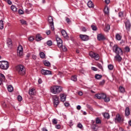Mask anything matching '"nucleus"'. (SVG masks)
<instances>
[{
    "mask_svg": "<svg viewBox=\"0 0 131 131\" xmlns=\"http://www.w3.org/2000/svg\"><path fill=\"white\" fill-rule=\"evenodd\" d=\"M15 69L17 73H18L19 75H25V73H26L25 67L22 64H18L16 66Z\"/></svg>",
    "mask_w": 131,
    "mask_h": 131,
    "instance_id": "1",
    "label": "nucleus"
},
{
    "mask_svg": "<svg viewBox=\"0 0 131 131\" xmlns=\"http://www.w3.org/2000/svg\"><path fill=\"white\" fill-rule=\"evenodd\" d=\"M50 91L52 94L57 95V94H60V92L62 91V87L61 86L53 85L51 87Z\"/></svg>",
    "mask_w": 131,
    "mask_h": 131,
    "instance_id": "2",
    "label": "nucleus"
},
{
    "mask_svg": "<svg viewBox=\"0 0 131 131\" xmlns=\"http://www.w3.org/2000/svg\"><path fill=\"white\" fill-rule=\"evenodd\" d=\"M10 67V63L8 61L2 60L0 61V68L2 70H8Z\"/></svg>",
    "mask_w": 131,
    "mask_h": 131,
    "instance_id": "3",
    "label": "nucleus"
},
{
    "mask_svg": "<svg viewBox=\"0 0 131 131\" xmlns=\"http://www.w3.org/2000/svg\"><path fill=\"white\" fill-rule=\"evenodd\" d=\"M95 97L99 99H103L104 102H109L110 101V98L107 97L106 94L104 93L96 94H95Z\"/></svg>",
    "mask_w": 131,
    "mask_h": 131,
    "instance_id": "4",
    "label": "nucleus"
},
{
    "mask_svg": "<svg viewBox=\"0 0 131 131\" xmlns=\"http://www.w3.org/2000/svg\"><path fill=\"white\" fill-rule=\"evenodd\" d=\"M113 52L115 53L116 55H123V51L117 45H115L113 47Z\"/></svg>",
    "mask_w": 131,
    "mask_h": 131,
    "instance_id": "5",
    "label": "nucleus"
},
{
    "mask_svg": "<svg viewBox=\"0 0 131 131\" xmlns=\"http://www.w3.org/2000/svg\"><path fill=\"white\" fill-rule=\"evenodd\" d=\"M48 21L49 23L51 30L54 31L55 30V27L54 26V19H53V17L49 16L48 17Z\"/></svg>",
    "mask_w": 131,
    "mask_h": 131,
    "instance_id": "6",
    "label": "nucleus"
},
{
    "mask_svg": "<svg viewBox=\"0 0 131 131\" xmlns=\"http://www.w3.org/2000/svg\"><path fill=\"white\" fill-rule=\"evenodd\" d=\"M53 104L54 107L57 108V106L59 105V97L57 95L54 96L53 97Z\"/></svg>",
    "mask_w": 131,
    "mask_h": 131,
    "instance_id": "7",
    "label": "nucleus"
},
{
    "mask_svg": "<svg viewBox=\"0 0 131 131\" xmlns=\"http://www.w3.org/2000/svg\"><path fill=\"white\" fill-rule=\"evenodd\" d=\"M89 55L90 57H91V58H94L95 60H96V61H98V60L100 59V56H99V54L95 52H90Z\"/></svg>",
    "mask_w": 131,
    "mask_h": 131,
    "instance_id": "8",
    "label": "nucleus"
},
{
    "mask_svg": "<svg viewBox=\"0 0 131 131\" xmlns=\"http://www.w3.org/2000/svg\"><path fill=\"white\" fill-rule=\"evenodd\" d=\"M17 55L19 57L23 56V47H22V46H19L17 48Z\"/></svg>",
    "mask_w": 131,
    "mask_h": 131,
    "instance_id": "9",
    "label": "nucleus"
},
{
    "mask_svg": "<svg viewBox=\"0 0 131 131\" xmlns=\"http://www.w3.org/2000/svg\"><path fill=\"white\" fill-rule=\"evenodd\" d=\"M56 41L57 43V46L58 47V48L61 49V48H62V47L63 46V41H62V39L57 37H56Z\"/></svg>",
    "mask_w": 131,
    "mask_h": 131,
    "instance_id": "10",
    "label": "nucleus"
},
{
    "mask_svg": "<svg viewBox=\"0 0 131 131\" xmlns=\"http://www.w3.org/2000/svg\"><path fill=\"white\" fill-rule=\"evenodd\" d=\"M41 73L43 75H51L52 74V72L51 71L42 69L41 70Z\"/></svg>",
    "mask_w": 131,
    "mask_h": 131,
    "instance_id": "11",
    "label": "nucleus"
},
{
    "mask_svg": "<svg viewBox=\"0 0 131 131\" xmlns=\"http://www.w3.org/2000/svg\"><path fill=\"white\" fill-rule=\"evenodd\" d=\"M125 26L126 27V30H127L128 31H129V30H130L131 24L129 20H127L125 22Z\"/></svg>",
    "mask_w": 131,
    "mask_h": 131,
    "instance_id": "12",
    "label": "nucleus"
},
{
    "mask_svg": "<svg viewBox=\"0 0 131 131\" xmlns=\"http://www.w3.org/2000/svg\"><path fill=\"white\" fill-rule=\"evenodd\" d=\"M97 39L99 41H101V40H105V39H106V37H105V36L102 34V33H100L97 35Z\"/></svg>",
    "mask_w": 131,
    "mask_h": 131,
    "instance_id": "13",
    "label": "nucleus"
},
{
    "mask_svg": "<svg viewBox=\"0 0 131 131\" xmlns=\"http://www.w3.org/2000/svg\"><path fill=\"white\" fill-rule=\"evenodd\" d=\"M80 38L83 41H86V40H89V36L86 35H82L80 34L79 35Z\"/></svg>",
    "mask_w": 131,
    "mask_h": 131,
    "instance_id": "14",
    "label": "nucleus"
},
{
    "mask_svg": "<svg viewBox=\"0 0 131 131\" xmlns=\"http://www.w3.org/2000/svg\"><path fill=\"white\" fill-rule=\"evenodd\" d=\"M6 80V77L3 74H0V85L3 84L4 81Z\"/></svg>",
    "mask_w": 131,
    "mask_h": 131,
    "instance_id": "15",
    "label": "nucleus"
},
{
    "mask_svg": "<svg viewBox=\"0 0 131 131\" xmlns=\"http://www.w3.org/2000/svg\"><path fill=\"white\" fill-rule=\"evenodd\" d=\"M122 54H117L116 56H115V59L116 61H118V62H121V60H122V58L120 56Z\"/></svg>",
    "mask_w": 131,
    "mask_h": 131,
    "instance_id": "16",
    "label": "nucleus"
},
{
    "mask_svg": "<svg viewBox=\"0 0 131 131\" xmlns=\"http://www.w3.org/2000/svg\"><path fill=\"white\" fill-rule=\"evenodd\" d=\"M129 114H130V110H129V107H127L125 110V116H129Z\"/></svg>",
    "mask_w": 131,
    "mask_h": 131,
    "instance_id": "17",
    "label": "nucleus"
},
{
    "mask_svg": "<svg viewBox=\"0 0 131 131\" xmlns=\"http://www.w3.org/2000/svg\"><path fill=\"white\" fill-rule=\"evenodd\" d=\"M61 34L64 38H68V35L67 34V32H66L65 30H62L61 31Z\"/></svg>",
    "mask_w": 131,
    "mask_h": 131,
    "instance_id": "18",
    "label": "nucleus"
},
{
    "mask_svg": "<svg viewBox=\"0 0 131 131\" xmlns=\"http://www.w3.org/2000/svg\"><path fill=\"white\" fill-rule=\"evenodd\" d=\"M88 6L89 7V8H92V9H94L95 5H94V4L93 3V2H92L91 1H90L88 2Z\"/></svg>",
    "mask_w": 131,
    "mask_h": 131,
    "instance_id": "19",
    "label": "nucleus"
},
{
    "mask_svg": "<svg viewBox=\"0 0 131 131\" xmlns=\"http://www.w3.org/2000/svg\"><path fill=\"white\" fill-rule=\"evenodd\" d=\"M60 100L61 102H65L66 101V95L64 94H60Z\"/></svg>",
    "mask_w": 131,
    "mask_h": 131,
    "instance_id": "20",
    "label": "nucleus"
},
{
    "mask_svg": "<svg viewBox=\"0 0 131 131\" xmlns=\"http://www.w3.org/2000/svg\"><path fill=\"white\" fill-rule=\"evenodd\" d=\"M121 38H122V36H121V34L117 33L116 34V39L117 40H121Z\"/></svg>",
    "mask_w": 131,
    "mask_h": 131,
    "instance_id": "21",
    "label": "nucleus"
},
{
    "mask_svg": "<svg viewBox=\"0 0 131 131\" xmlns=\"http://www.w3.org/2000/svg\"><path fill=\"white\" fill-rule=\"evenodd\" d=\"M43 62L44 65L47 67H50V66H51V63L48 60H44Z\"/></svg>",
    "mask_w": 131,
    "mask_h": 131,
    "instance_id": "22",
    "label": "nucleus"
},
{
    "mask_svg": "<svg viewBox=\"0 0 131 131\" xmlns=\"http://www.w3.org/2000/svg\"><path fill=\"white\" fill-rule=\"evenodd\" d=\"M104 14L106 15H109V8L108 7L105 6L104 9Z\"/></svg>",
    "mask_w": 131,
    "mask_h": 131,
    "instance_id": "23",
    "label": "nucleus"
},
{
    "mask_svg": "<svg viewBox=\"0 0 131 131\" xmlns=\"http://www.w3.org/2000/svg\"><path fill=\"white\" fill-rule=\"evenodd\" d=\"M109 30H110V25H106L104 29V31H105V32H108Z\"/></svg>",
    "mask_w": 131,
    "mask_h": 131,
    "instance_id": "24",
    "label": "nucleus"
},
{
    "mask_svg": "<svg viewBox=\"0 0 131 131\" xmlns=\"http://www.w3.org/2000/svg\"><path fill=\"white\" fill-rule=\"evenodd\" d=\"M116 119L117 121L120 122L121 121V117H120V115L118 114L116 115Z\"/></svg>",
    "mask_w": 131,
    "mask_h": 131,
    "instance_id": "25",
    "label": "nucleus"
},
{
    "mask_svg": "<svg viewBox=\"0 0 131 131\" xmlns=\"http://www.w3.org/2000/svg\"><path fill=\"white\" fill-rule=\"evenodd\" d=\"M11 9L12 11H13V12H17V7H16V6H15L14 5H12L11 6Z\"/></svg>",
    "mask_w": 131,
    "mask_h": 131,
    "instance_id": "26",
    "label": "nucleus"
},
{
    "mask_svg": "<svg viewBox=\"0 0 131 131\" xmlns=\"http://www.w3.org/2000/svg\"><path fill=\"white\" fill-rule=\"evenodd\" d=\"M40 58H41V59H45L46 58V54H45V53L43 52H41L39 54Z\"/></svg>",
    "mask_w": 131,
    "mask_h": 131,
    "instance_id": "27",
    "label": "nucleus"
},
{
    "mask_svg": "<svg viewBox=\"0 0 131 131\" xmlns=\"http://www.w3.org/2000/svg\"><path fill=\"white\" fill-rule=\"evenodd\" d=\"M36 40L37 41H39V40H41V36L39 34H37L36 36Z\"/></svg>",
    "mask_w": 131,
    "mask_h": 131,
    "instance_id": "28",
    "label": "nucleus"
},
{
    "mask_svg": "<svg viewBox=\"0 0 131 131\" xmlns=\"http://www.w3.org/2000/svg\"><path fill=\"white\" fill-rule=\"evenodd\" d=\"M7 90H8V92L12 93V92H13V86L11 85H8V86L7 88Z\"/></svg>",
    "mask_w": 131,
    "mask_h": 131,
    "instance_id": "29",
    "label": "nucleus"
},
{
    "mask_svg": "<svg viewBox=\"0 0 131 131\" xmlns=\"http://www.w3.org/2000/svg\"><path fill=\"white\" fill-rule=\"evenodd\" d=\"M92 129H93V130H95V131L97 130L98 129L97 128V124H92Z\"/></svg>",
    "mask_w": 131,
    "mask_h": 131,
    "instance_id": "30",
    "label": "nucleus"
},
{
    "mask_svg": "<svg viewBox=\"0 0 131 131\" xmlns=\"http://www.w3.org/2000/svg\"><path fill=\"white\" fill-rule=\"evenodd\" d=\"M102 77V75L99 74H96L95 77L96 79H101V77Z\"/></svg>",
    "mask_w": 131,
    "mask_h": 131,
    "instance_id": "31",
    "label": "nucleus"
},
{
    "mask_svg": "<svg viewBox=\"0 0 131 131\" xmlns=\"http://www.w3.org/2000/svg\"><path fill=\"white\" fill-rule=\"evenodd\" d=\"M0 29H4V21L3 20H0Z\"/></svg>",
    "mask_w": 131,
    "mask_h": 131,
    "instance_id": "32",
    "label": "nucleus"
},
{
    "mask_svg": "<svg viewBox=\"0 0 131 131\" xmlns=\"http://www.w3.org/2000/svg\"><path fill=\"white\" fill-rule=\"evenodd\" d=\"M95 122L96 124H100V123H101V120L100 119V118H96Z\"/></svg>",
    "mask_w": 131,
    "mask_h": 131,
    "instance_id": "33",
    "label": "nucleus"
},
{
    "mask_svg": "<svg viewBox=\"0 0 131 131\" xmlns=\"http://www.w3.org/2000/svg\"><path fill=\"white\" fill-rule=\"evenodd\" d=\"M119 91L120 93H124V92H125V89L123 86H120Z\"/></svg>",
    "mask_w": 131,
    "mask_h": 131,
    "instance_id": "34",
    "label": "nucleus"
},
{
    "mask_svg": "<svg viewBox=\"0 0 131 131\" xmlns=\"http://www.w3.org/2000/svg\"><path fill=\"white\" fill-rule=\"evenodd\" d=\"M71 79L73 81H77V77L76 75L72 76Z\"/></svg>",
    "mask_w": 131,
    "mask_h": 131,
    "instance_id": "35",
    "label": "nucleus"
},
{
    "mask_svg": "<svg viewBox=\"0 0 131 131\" xmlns=\"http://www.w3.org/2000/svg\"><path fill=\"white\" fill-rule=\"evenodd\" d=\"M20 22L23 25H26L27 24V21L24 19H20Z\"/></svg>",
    "mask_w": 131,
    "mask_h": 131,
    "instance_id": "36",
    "label": "nucleus"
},
{
    "mask_svg": "<svg viewBox=\"0 0 131 131\" xmlns=\"http://www.w3.org/2000/svg\"><path fill=\"white\" fill-rule=\"evenodd\" d=\"M34 91V89H33L29 90V95H31L32 96L33 95H34V92H33Z\"/></svg>",
    "mask_w": 131,
    "mask_h": 131,
    "instance_id": "37",
    "label": "nucleus"
},
{
    "mask_svg": "<svg viewBox=\"0 0 131 131\" xmlns=\"http://www.w3.org/2000/svg\"><path fill=\"white\" fill-rule=\"evenodd\" d=\"M103 116H104V118H107V119L108 118H110V117H109V116H109V114L108 113H104V115H103Z\"/></svg>",
    "mask_w": 131,
    "mask_h": 131,
    "instance_id": "38",
    "label": "nucleus"
},
{
    "mask_svg": "<svg viewBox=\"0 0 131 131\" xmlns=\"http://www.w3.org/2000/svg\"><path fill=\"white\" fill-rule=\"evenodd\" d=\"M108 68L110 70H113V69L114 68V66H113V64H110L108 66Z\"/></svg>",
    "mask_w": 131,
    "mask_h": 131,
    "instance_id": "39",
    "label": "nucleus"
},
{
    "mask_svg": "<svg viewBox=\"0 0 131 131\" xmlns=\"http://www.w3.org/2000/svg\"><path fill=\"white\" fill-rule=\"evenodd\" d=\"M52 123L53 124H57L58 123V120L56 119H52Z\"/></svg>",
    "mask_w": 131,
    "mask_h": 131,
    "instance_id": "40",
    "label": "nucleus"
},
{
    "mask_svg": "<svg viewBox=\"0 0 131 131\" xmlns=\"http://www.w3.org/2000/svg\"><path fill=\"white\" fill-rule=\"evenodd\" d=\"M91 28H92V30H94V31H96V30L97 29V26L93 25H91Z\"/></svg>",
    "mask_w": 131,
    "mask_h": 131,
    "instance_id": "41",
    "label": "nucleus"
},
{
    "mask_svg": "<svg viewBox=\"0 0 131 131\" xmlns=\"http://www.w3.org/2000/svg\"><path fill=\"white\" fill-rule=\"evenodd\" d=\"M97 67H98V68H99V69H101V70H102V71H103L104 70L103 69V66H102V64H101L100 63H98L97 64Z\"/></svg>",
    "mask_w": 131,
    "mask_h": 131,
    "instance_id": "42",
    "label": "nucleus"
},
{
    "mask_svg": "<svg viewBox=\"0 0 131 131\" xmlns=\"http://www.w3.org/2000/svg\"><path fill=\"white\" fill-rule=\"evenodd\" d=\"M47 44L49 46H51L53 45V42H52V40H49L47 41Z\"/></svg>",
    "mask_w": 131,
    "mask_h": 131,
    "instance_id": "43",
    "label": "nucleus"
},
{
    "mask_svg": "<svg viewBox=\"0 0 131 131\" xmlns=\"http://www.w3.org/2000/svg\"><path fill=\"white\" fill-rule=\"evenodd\" d=\"M119 17L120 18H123V12L121 11L119 13Z\"/></svg>",
    "mask_w": 131,
    "mask_h": 131,
    "instance_id": "44",
    "label": "nucleus"
},
{
    "mask_svg": "<svg viewBox=\"0 0 131 131\" xmlns=\"http://www.w3.org/2000/svg\"><path fill=\"white\" fill-rule=\"evenodd\" d=\"M7 43L8 46H11V45H12V40H11V39H9L7 41Z\"/></svg>",
    "mask_w": 131,
    "mask_h": 131,
    "instance_id": "45",
    "label": "nucleus"
},
{
    "mask_svg": "<svg viewBox=\"0 0 131 131\" xmlns=\"http://www.w3.org/2000/svg\"><path fill=\"white\" fill-rule=\"evenodd\" d=\"M125 52H127V53H128L130 51V49L127 46L125 47Z\"/></svg>",
    "mask_w": 131,
    "mask_h": 131,
    "instance_id": "46",
    "label": "nucleus"
},
{
    "mask_svg": "<svg viewBox=\"0 0 131 131\" xmlns=\"http://www.w3.org/2000/svg\"><path fill=\"white\" fill-rule=\"evenodd\" d=\"M18 14H19V15H23V14H24V11H23V10H22V9H19L18 11Z\"/></svg>",
    "mask_w": 131,
    "mask_h": 131,
    "instance_id": "47",
    "label": "nucleus"
},
{
    "mask_svg": "<svg viewBox=\"0 0 131 131\" xmlns=\"http://www.w3.org/2000/svg\"><path fill=\"white\" fill-rule=\"evenodd\" d=\"M66 21H67L68 24H70L71 22V20H70V18L67 17Z\"/></svg>",
    "mask_w": 131,
    "mask_h": 131,
    "instance_id": "48",
    "label": "nucleus"
},
{
    "mask_svg": "<svg viewBox=\"0 0 131 131\" xmlns=\"http://www.w3.org/2000/svg\"><path fill=\"white\" fill-rule=\"evenodd\" d=\"M105 82H106V81H105V80H103L100 82L99 84L100 85H104V84H105Z\"/></svg>",
    "mask_w": 131,
    "mask_h": 131,
    "instance_id": "49",
    "label": "nucleus"
},
{
    "mask_svg": "<svg viewBox=\"0 0 131 131\" xmlns=\"http://www.w3.org/2000/svg\"><path fill=\"white\" fill-rule=\"evenodd\" d=\"M17 99L19 102H21V101H22V96L20 95L18 96Z\"/></svg>",
    "mask_w": 131,
    "mask_h": 131,
    "instance_id": "50",
    "label": "nucleus"
},
{
    "mask_svg": "<svg viewBox=\"0 0 131 131\" xmlns=\"http://www.w3.org/2000/svg\"><path fill=\"white\" fill-rule=\"evenodd\" d=\"M61 48H62L63 52H67V47H66V46H62Z\"/></svg>",
    "mask_w": 131,
    "mask_h": 131,
    "instance_id": "51",
    "label": "nucleus"
},
{
    "mask_svg": "<svg viewBox=\"0 0 131 131\" xmlns=\"http://www.w3.org/2000/svg\"><path fill=\"white\" fill-rule=\"evenodd\" d=\"M91 69L92 70H93V71H98V69L96 67H92L91 68Z\"/></svg>",
    "mask_w": 131,
    "mask_h": 131,
    "instance_id": "52",
    "label": "nucleus"
},
{
    "mask_svg": "<svg viewBox=\"0 0 131 131\" xmlns=\"http://www.w3.org/2000/svg\"><path fill=\"white\" fill-rule=\"evenodd\" d=\"M29 41H33V40H34V37H30L29 38Z\"/></svg>",
    "mask_w": 131,
    "mask_h": 131,
    "instance_id": "53",
    "label": "nucleus"
},
{
    "mask_svg": "<svg viewBox=\"0 0 131 131\" xmlns=\"http://www.w3.org/2000/svg\"><path fill=\"white\" fill-rule=\"evenodd\" d=\"M81 31H83V32H86V29L85 28V27H83L81 28Z\"/></svg>",
    "mask_w": 131,
    "mask_h": 131,
    "instance_id": "54",
    "label": "nucleus"
},
{
    "mask_svg": "<svg viewBox=\"0 0 131 131\" xmlns=\"http://www.w3.org/2000/svg\"><path fill=\"white\" fill-rule=\"evenodd\" d=\"M56 128H57V129H59L60 128H61V125L60 124H57L55 126Z\"/></svg>",
    "mask_w": 131,
    "mask_h": 131,
    "instance_id": "55",
    "label": "nucleus"
},
{
    "mask_svg": "<svg viewBox=\"0 0 131 131\" xmlns=\"http://www.w3.org/2000/svg\"><path fill=\"white\" fill-rule=\"evenodd\" d=\"M77 127H79V128H82V124H81V123L78 124Z\"/></svg>",
    "mask_w": 131,
    "mask_h": 131,
    "instance_id": "56",
    "label": "nucleus"
},
{
    "mask_svg": "<svg viewBox=\"0 0 131 131\" xmlns=\"http://www.w3.org/2000/svg\"><path fill=\"white\" fill-rule=\"evenodd\" d=\"M58 74V75H59L60 76V77H62V76L64 75V74L61 72H59Z\"/></svg>",
    "mask_w": 131,
    "mask_h": 131,
    "instance_id": "57",
    "label": "nucleus"
},
{
    "mask_svg": "<svg viewBox=\"0 0 131 131\" xmlns=\"http://www.w3.org/2000/svg\"><path fill=\"white\" fill-rule=\"evenodd\" d=\"M105 3L107 5H108V4H110V0H105Z\"/></svg>",
    "mask_w": 131,
    "mask_h": 131,
    "instance_id": "58",
    "label": "nucleus"
},
{
    "mask_svg": "<svg viewBox=\"0 0 131 131\" xmlns=\"http://www.w3.org/2000/svg\"><path fill=\"white\" fill-rule=\"evenodd\" d=\"M46 34L47 35H50V34H51V31H50V30L47 31Z\"/></svg>",
    "mask_w": 131,
    "mask_h": 131,
    "instance_id": "59",
    "label": "nucleus"
},
{
    "mask_svg": "<svg viewBox=\"0 0 131 131\" xmlns=\"http://www.w3.org/2000/svg\"><path fill=\"white\" fill-rule=\"evenodd\" d=\"M38 83H39V84L42 83V80H41V78L39 79H38Z\"/></svg>",
    "mask_w": 131,
    "mask_h": 131,
    "instance_id": "60",
    "label": "nucleus"
},
{
    "mask_svg": "<svg viewBox=\"0 0 131 131\" xmlns=\"http://www.w3.org/2000/svg\"><path fill=\"white\" fill-rule=\"evenodd\" d=\"M77 110H80V109H81V106H80V105H78L77 106Z\"/></svg>",
    "mask_w": 131,
    "mask_h": 131,
    "instance_id": "61",
    "label": "nucleus"
},
{
    "mask_svg": "<svg viewBox=\"0 0 131 131\" xmlns=\"http://www.w3.org/2000/svg\"><path fill=\"white\" fill-rule=\"evenodd\" d=\"M32 59H33V60H36V56L32 55Z\"/></svg>",
    "mask_w": 131,
    "mask_h": 131,
    "instance_id": "62",
    "label": "nucleus"
},
{
    "mask_svg": "<svg viewBox=\"0 0 131 131\" xmlns=\"http://www.w3.org/2000/svg\"><path fill=\"white\" fill-rule=\"evenodd\" d=\"M64 106L66 107H68V106H69V103H64Z\"/></svg>",
    "mask_w": 131,
    "mask_h": 131,
    "instance_id": "63",
    "label": "nucleus"
},
{
    "mask_svg": "<svg viewBox=\"0 0 131 131\" xmlns=\"http://www.w3.org/2000/svg\"><path fill=\"white\" fill-rule=\"evenodd\" d=\"M79 96H82V92H78Z\"/></svg>",
    "mask_w": 131,
    "mask_h": 131,
    "instance_id": "64",
    "label": "nucleus"
}]
</instances>
